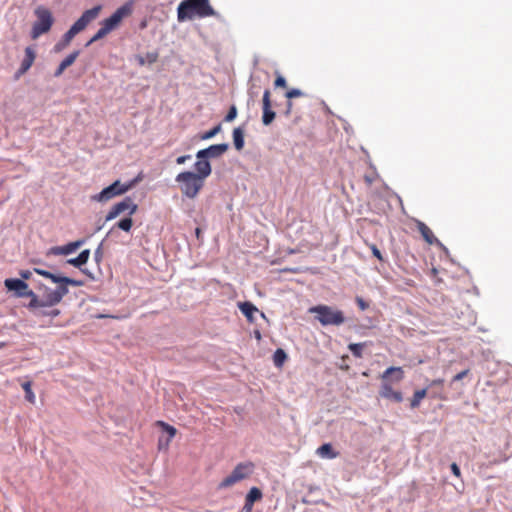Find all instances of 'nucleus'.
I'll return each instance as SVG.
<instances>
[{"label":"nucleus","instance_id":"1","mask_svg":"<svg viewBox=\"0 0 512 512\" xmlns=\"http://www.w3.org/2000/svg\"><path fill=\"white\" fill-rule=\"evenodd\" d=\"M381 386L379 396L400 403L403 401V394L400 390L394 389L392 382L399 383L404 379V370L402 367L391 366L387 368L381 375Z\"/></svg>","mask_w":512,"mask_h":512},{"label":"nucleus","instance_id":"2","mask_svg":"<svg viewBox=\"0 0 512 512\" xmlns=\"http://www.w3.org/2000/svg\"><path fill=\"white\" fill-rule=\"evenodd\" d=\"M209 0H183L177 8L178 21L191 20L194 17L205 18L215 16Z\"/></svg>","mask_w":512,"mask_h":512},{"label":"nucleus","instance_id":"3","mask_svg":"<svg viewBox=\"0 0 512 512\" xmlns=\"http://www.w3.org/2000/svg\"><path fill=\"white\" fill-rule=\"evenodd\" d=\"M175 181L179 184L181 193L189 199L196 198L205 184V181L192 171L179 173L176 176Z\"/></svg>","mask_w":512,"mask_h":512},{"label":"nucleus","instance_id":"4","mask_svg":"<svg viewBox=\"0 0 512 512\" xmlns=\"http://www.w3.org/2000/svg\"><path fill=\"white\" fill-rule=\"evenodd\" d=\"M309 312L316 314V319L323 326H339L345 322V316L343 312L328 305L313 306L309 309Z\"/></svg>","mask_w":512,"mask_h":512},{"label":"nucleus","instance_id":"5","mask_svg":"<svg viewBox=\"0 0 512 512\" xmlns=\"http://www.w3.org/2000/svg\"><path fill=\"white\" fill-rule=\"evenodd\" d=\"M255 470V465L251 461L241 462L235 466L232 472L222 479L219 483V489L232 487L236 483L249 478Z\"/></svg>","mask_w":512,"mask_h":512},{"label":"nucleus","instance_id":"6","mask_svg":"<svg viewBox=\"0 0 512 512\" xmlns=\"http://www.w3.org/2000/svg\"><path fill=\"white\" fill-rule=\"evenodd\" d=\"M102 9L101 5H97L91 9L86 10L81 17L70 27V29L63 35L65 44H70L72 39L81 31H83L87 25L95 20Z\"/></svg>","mask_w":512,"mask_h":512},{"label":"nucleus","instance_id":"7","mask_svg":"<svg viewBox=\"0 0 512 512\" xmlns=\"http://www.w3.org/2000/svg\"><path fill=\"white\" fill-rule=\"evenodd\" d=\"M139 180L140 177H137L125 184H122L119 180H117L108 187L104 188L100 193L93 195L91 199L96 202H107L110 199L122 195L132 189Z\"/></svg>","mask_w":512,"mask_h":512},{"label":"nucleus","instance_id":"8","mask_svg":"<svg viewBox=\"0 0 512 512\" xmlns=\"http://www.w3.org/2000/svg\"><path fill=\"white\" fill-rule=\"evenodd\" d=\"M36 21L32 26L31 37L37 39L44 33H47L53 25V16L51 11L44 7L39 6L35 9Z\"/></svg>","mask_w":512,"mask_h":512},{"label":"nucleus","instance_id":"9","mask_svg":"<svg viewBox=\"0 0 512 512\" xmlns=\"http://www.w3.org/2000/svg\"><path fill=\"white\" fill-rule=\"evenodd\" d=\"M132 12L133 4L131 2H127L120 6L110 17L104 19L101 22V25L111 32L120 25L124 18L129 17Z\"/></svg>","mask_w":512,"mask_h":512},{"label":"nucleus","instance_id":"10","mask_svg":"<svg viewBox=\"0 0 512 512\" xmlns=\"http://www.w3.org/2000/svg\"><path fill=\"white\" fill-rule=\"evenodd\" d=\"M137 209V204H135L130 197H126L124 200L112 206V208L106 215V221L115 219L117 216L124 213L125 211H128V215L132 216L133 214L136 213Z\"/></svg>","mask_w":512,"mask_h":512},{"label":"nucleus","instance_id":"11","mask_svg":"<svg viewBox=\"0 0 512 512\" xmlns=\"http://www.w3.org/2000/svg\"><path fill=\"white\" fill-rule=\"evenodd\" d=\"M229 148L227 143L211 145L208 148L199 150L196 154L197 159L217 158L223 155Z\"/></svg>","mask_w":512,"mask_h":512},{"label":"nucleus","instance_id":"12","mask_svg":"<svg viewBox=\"0 0 512 512\" xmlns=\"http://www.w3.org/2000/svg\"><path fill=\"white\" fill-rule=\"evenodd\" d=\"M262 122L264 125H269L275 119V112L272 110L271 93L270 90L266 89L262 99Z\"/></svg>","mask_w":512,"mask_h":512},{"label":"nucleus","instance_id":"13","mask_svg":"<svg viewBox=\"0 0 512 512\" xmlns=\"http://www.w3.org/2000/svg\"><path fill=\"white\" fill-rule=\"evenodd\" d=\"M33 271L45 278L50 279L52 282H60V281L69 282L71 284V286H74V287H80L84 284L83 281H81V280L72 279V278H69L66 276H58V275H55L49 271H46V270H43L40 268H34Z\"/></svg>","mask_w":512,"mask_h":512},{"label":"nucleus","instance_id":"14","mask_svg":"<svg viewBox=\"0 0 512 512\" xmlns=\"http://www.w3.org/2000/svg\"><path fill=\"white\" fill-rule=\"evenodd\" d=\"M84 244V240H77L70 242L63 246H54L50 249L49 253L53 255H69L75 252Z\"/></svg>","mask_w":512,"mask_h":512},{"label":"nucleus","instance_id":"15","mask_svg":"<svg viewBox=\"0 0 512 512\" xmlns=\"http://www.w3.org/2000/svg\"><path fill=\"white\" fill-rule=\"evenodd\" d=\"M35 58H36V53H35L34 49L32 47H26L25 56L21 62V66L17 72V77L25 74L30 69V67L34 63Z\"/></svg>","mask_w":512,"mask_h":512},{"label":"nucleus","instance_id":"16","mask_svg":"<svg viewBox=\"0 0 512 512\" xmlns=\"http://www.w3.org/2000/svg\"><path fill=\"white\" fill-rule=\"evenodd\" d=\"M416 227L423 239L428 244H440L439 240L434 236L432 230L422 221H416Z\"/></svg>","mask_w":512,"mask_h":512},{"label":"nucleus","instance_id":"17","mask_svg":"<svg viewBox=\"0 0 512 512\" xmlns=\"http://www.w3.org/2000/svg\"><path fill=\"white\" fill-rule=\"evenodd\" d=\"M194 168L196 172H194L198 177H200L203 181L211 174L212 168L210 162L205 159H198L194 164Z\"/></svg>","mask_w":512,"mask_h":512},{"label":"nucleus","instance_id":"18","mask_svg":"<svg viewBox=\"0 0 512 512\" xmlns=\"http://www.w3.org/2000/svg\"><path fill=\"white\" fill-rule=\"evenodd\" d=\"M4 284L8 290L16 291L18 296H20V292L30 291L27 283L21 279H6Z\"/></svg>","mask_w":512,"mask_h":512},{"label":"nucleus","instance_id":"19","mask_svg":"<svg viewBox=\"0 0 512 512\" xmlns=\"http://www.w3.org/2000/svg\"><path fill=\"white\" fill-rule=\"evenodd\" d=\"M238 308L245 315V317L247 318V320L249 322L252 323L254 321V314L256 312H258V309L254 304H252L251 302H248V301L239 302Z\"/></svg>","mask_w":512,"mask_h":512},{"label":"nucleus","instance_id":"20","mask_svg":"<svg viewBox=\"0 0 512 512\" xmlns=\"http://www.w3.org/2000/svg\"><path fill=\"white\" fill-rule=\"evenodd\" d=\"M23 296L31 297V301L28 304L29 309L35 310L38 308L47 307L45 300H39L37 295L32 290L26 291V292H20V297H23Z\"/></svg>","mask_w":512,"mask_h":512},{"label":"nucleus","instance_id":"21","mask_svg":"<svg viewBox=\"0 0 512 512\" xmlns=\"http://www.w3.org/2000/svg\"><path fill=\"white\" fill-rule=\"evenodd\" d=\"M90 257V250H83L77 257L71 258L67 260V264H70L74 267L80 268L88 262Z\"/></svg>","mask_w":512,"mask_h":512},{"label":"nucleus","instance_id":"22","mask_svg":"<svg viewBox=\"0 0 512 512\" xmlns=\"http://www.w3.org/2000/svg\"><path fill=\"white\" fill-rule=\"evenodd\" d=\"M317 454L322 458L334 459L339 453L333 450L330 443H325L317 449Z\"/></svg>","mask_w":512,"mask_h":512},{"label":"nucleus","instance_id":"23","mask_svg":"<svg viewBox=\"0 0 512 512\" xmlns=\"http://www.w3.org/2000/svg\"><path fill=\"white\" fill-rule=\"evenodd\" d=\"M233 142L235 148L240 151L244 147V130L241 127H236L233 130Z\"/></svg>","mask_w":512,"mask_h":512},{"label":"nucleus","instance_id":"24","mask_svg":"<svg viewBox=\"0 0 512 512\" xmlns=\"http://www.w3.org/2000/svg\"><path fill=\"white\" fill-rule=\"evenodd\" d=\"M427 396V388L416 390L410 399V407L412 409L418 408L421 401Z\"/></svg>","mask_w":512,"mask_h":512},{"label":"nucleus","instance_id":"25","mask_svg":"<svg viewBox=\"0 0 512 512\" xmlns=\"http://www.w3.org/2000/svg\"><path fill=\"white\" fill-rule=\"evenodd\" d=\"M156 425L158 427H161L163 429V431H165L168 434V438L166 439V447H169L170 442L172 441L173 437L177 433L176 428L169 425L168 423H166L164 421H157Z\"/></svg>","mask_w":512,"mask_h":512},{"label":"nucleus","instance_id":"26","mask_svg":"<svg viewBox=\"0 0 512 512\" xmlns=\"http://www.w3.org/2000/svg\"><path fill=\"white\" fill-rule=\"evenodd\" d=\"M158 53L157 52H148L145 56L138 55L136 57L138 64L140 66H143L145 64H153L158 60Z\"/></svg>","mask_w":512,"mask_h":512},{"label":"nucleus","instance_id":"27","mask_svg":"<svg viewBox=\"0 0 512 512\" xmlns=\"http://www.w3.org/2000/svg\"><path fill=\"white\" fill-rule=\"evenodd\" d=\"M263 497L262 491L258 487H252L247 493L245 500L247 502L254 504L257 501H260Z\"/></svg>","mask_w":512,"mask_h":512},{"label":"nucleus","instance_id":"28","mask_svg":"<svg viewBox=\"0 0 512 512\" xmlns=\"http://www.w3.org/2000/svg\"><path fill=\"white\" fill-rule=\"evenodd\" d=\"M287 360V354L286 352L281 349V348H278L275 352H274V355H273V362H274V365L278 368H281L285 361Z\"/></svg>","mask_w":512,"mask_h":512},{"label":"nucleus","instance_id":"29","mask_svg":"<svg viewBox=\"0 0 512 512\" xmlns=\"http://www.w3.org/2000/svg\"><path fill=\"white\" fill-rule=\"evenodd\" d=\"M21 386H22L23 390L25 391V399L29 403L34 404L36 401V397H35L34 392L32 391L31 381H26V382L22 383Z\"/></svg>","mask_w":512,"mask_h":512},{"label":"nucleus","instance_id":"30","mask_svg":"<svg viewBox=\"0 0 512 512\" xmlns=\"http://www.w3.org/2000/svg\"><path fill=\"white\" fill-rule=\"evenodd\" d=\"M44 300H45L46 306L51 307V306H54V305H57L58 303H60L62 299L57 294V292L55 290H53V291L46 293Z\"/></svg>","mask_w":512,"mask_h":512},{"label":"nucleus","instance_id":"31","mask_svg":"<svg viewBox=\"0 0 512 512\" xmlns=\"http://www.w3.org/2000/svg\"><path fill=\"white\" fill-rule=\"evenodd\" d=\"M365 346L366 343H351L348 345V349L350 350L354 357L361 358Z\"/></svg>","mask_w":512,"mask_h":512},{"label":"nucleus","instance_id":"32","mask_svg":"<svg viewBox=\"0 0 512 512\" xmlns=\"http://www.w3.org/2000/svg\"><path fill=\"white\" fill-rule=\"evenodd\" d=\"M133 226V220L131 218V216L129 217H126L122 220H120L117 224H116V227L125 231V232H129L131 230Z\"/></svg>","mask_w":512,"mask_h":512},{"label":"nucleus","instance_id":"33","mask_svg":"<svg viewBox=\"0 0 512 512\" xmlns=\"http://www.w3.org/2000/svg\"><path fill=\"white\" fill-rule=\"evenodd\" d=\"M110 32L101 25L100 29L96 32V34L87 42L86 46H89L90 44L104 38L106 35H108Z\"/></svg>","mask_w":512,"mask_h":512},{"label":"nucleus","instance_id":"34","mask_svg":"<svg viewBox=\"0 0 512 512\" xmlns=\"http://www.w3.org/2000/svg\"><path fill=\"white\" fill-rule=\"evenodd\" d=\"M221 131V124L216 125L212 129L200 135L201 140H208L216 136Z\"/></svg>","mask_w":512,"mask_h":512},{"label":"nucleus","instance_id":"35","mask_svg":"<svg viewBox=\"0 0 512 512\" xmlns=\"http://www.w3.org/2000/svg\"><path fill=\"white\" fill-rule=\"evenodd\" d=\"M58 286L57 288L55 289V291L57 292V294L61 297V299H63V297L68 293V285H71L69 282H63V281H60V282H55Z\"/></svg>","mask_w":512,"mask_h":512},{"label":"nucleus","instance_id":"36","mask_svg":"<svg viewBox=\"0 0 512 512\" xmlns=\"http://www.w3.org/2000/svg\"><path fill=\"white\" fill-rule=\"evenodd\" d=\"M79 53V51H74L73 53L69 54L61 63L66 66V68H68L75 62L79 56Z\"/></svg>","mask_w":512,"mask_h":512},{"label":"nucleus","instance_id":"37","mask_svg":"<svg viewBox=\"0 0 512 512\" xmlns=\"http://www.w3.org/2000/svg\"><path fill=\"white\" fill-rule=\"evenodd\" d=\"M304 93L299 90V89H296V88H293V89H290L286 92L285 96L288 100H291L293 98H297V97H301L303 96Z\"/></svg>","mask_w":512,"mask_h":512},{"label":"nucleus","instance_id":"38","mask_svg":"<svg viewBox=\"0 0 512 512\" xmlns=\"http://www.w3.org/2000/svg\"><path fill=\"white\" fill-rule=\"evenodd\" d=\"M237 116V108L235 105H232L227 113V115L225 116V121L226 122H231L233 121Z\"/></svg>","mask_w":512,"mask_h":512},{"label":"nucleus","instance_id":"39","mask_svg":"<svg viewBox=\"0 0 512 512\" xmlns=\"http://www.w3.org/2000/svg\"><path fill=\"white\" fill-rule=\"evenodd\" d=\"M276 74H277V77H276V79L274 81V86L276 88H278V87L279 88H286L287 87V82H286L285 78L282 75H280L279 73H276Z\"/></svg>","mask_w":512,"mask_h":512},{"label":"nucleus","instance_id":"40","mask_svg":"<svg viewBox=\"0 0 512 512\" xmlns=\"http://www.w3.org/2000/svg\"><path fill=\"white\" fill-rule=\"evenodd\" d=\"M370 249H371L373 256H375L379 261L384 260L382 253L380 252V250L377 248V246L375 244H371Z\"/></svg>","mask_w":512,"mask_h":512},{"label":"nucleus","instance_id":"41","mask_svg":"<svg viewBox=\"0 0 512 512\" xmlns=\"http://www.w3.org/2000/svg\"><path fill=\"white\" fill-rule=\"evenodd\" d=\"M468 373H469V370H468V369L463 370V371L459 372L458 374H456V375L453 377L452 381H453V382L460 381V380H462L464 377H466V376L468 375Z\"/></svg>","mask_w":512,"mask_h":512},{"label":"nucleus","instance_id":"42","mask_svg":"<svg viewBox=\"0 0 512 512\" xmlns=\"http://www.w3.org/2000/svg\"><path fill=\"white\" fill-rule=\"evenodd\" d=\"M450 468H451V471H452L453 475H455L457 478L461 477L460 468H459V466L456 463H452Z\"/></svg>","mask_w":512,"mask_h":512},{"label":"nucleus","instance_id":"43","mask_svg":"<svg viewBox=\"0 0 512 512\" xmlns=\"http://www.w3.org/2000/svg\"><path fill=\"white\" fill-rule=\"evenodd\" d=\"M189 159H191V155H182L176 159V163L181 165L184 164Z\"/></svg>","mask_w":512,"mask_h":512},{"label":"nucleus","instance_id":"44","mask_svg":"<svg viewBox=\"0 0 512 512\" xmlns=\"http://www.w3.org/2000/svg\"><path fill=\"white\" fill-rule=\"evenodd\" d=\"M59 313H60V311L58 309H54V310H52L50 312H47V313L46 312H39L38 314L39 315H47V316H51V317H56V316L59 315Z\"/></svg>","mask_w":512,"mask_h":512},{"label":"nucleus","instance_id":"45","mask_svg":"<svg viewBox=\"0 0 512 512\" xmlns=\"http://www.w3.org/2000/svg\"><path fill=\"white\" fill-rule=\"evenodd\" d=\"M356 301L361 310H365L368 308V304L362 298H357Z\"/></svg>","mask_w":512,"mask_h":512},{"label":"nucleus","instance_id":"46","mask_svg":"<svg viewBox=\"0 0 512 512\" xmlns=\"http://www.w3.org/2000/svg\"><path fill=\"white\" fill-rule=\"evenodd\" d=\"M66 69V66H64L62 63H60V65L58 66V68L56 69L54 75L56 77H59L60 75H62V73L65 71Z\"/></svg>","mask_w":512,"mask_h":512},{"label":"nucleus","instance_id":"47","mask_svg":"<svg viewBox=\"0 0 512 512\" xmlns=\"http://www.w3.org/2000/svg\"><path fill=\"white\" fill-rule=\"evenodd\" d=\"M292 108H293V103L291 102V100H288V102L286 104V109L284 112L286 116H289L291 114Z\"/></svg>","mask_w":512,"mask_h":512},{"label":"nucleus","instance_id":"48","mask_svg":"<svg viewBox=\"0 0 512 512\" xmlns=\"http://www.w3.org/2000/svg\"><path fill=\"white\" fill-rule=\"evenodd\" d=\"M20 276L23 278V279H29L32 275V271L30 270H21L20 271Z\"/></svg>","mask_w":512,"mask_h":512},{"label":"nucleus","instance_id":"49","mask_svg":"<svg viewBox=\"0 0 512 512\" xmlns=\"http://www.w3.org/2000/svg\"><path fill=\"white\" fill-rule=\"evenodd\" d=\"M444 383V380L443 379H434L430 382L429 384V387H432V386H442Z\"/></svg>","mask_w":512,"mask_h":512},{"label":"nucleus","instance_id":"50","mask_svg":"<svg viewBox=\"0 0 512 512\" xmlns=\"http://www.w3.org/2000/svg\"><path fill=\"white\" fill-rule=\"evenodd\" d=\"M253 505L254 504H252V503L249 504V502H247L245 500V503H244V506H243V512H252Z\"/></svg>","mask_w":512,"mask_h":512},{"label":"nucleus","instance_id":"51","mask_svg":"<svg viewBox=\"0 0 512 512\" xmlns=\"http://www.w3.org/2000/svg\"><path fill=\"white\" fill-rule=\"evenodd\" d=\"M68 45H69V44H65V40L62 38V40H61L58 44H56L55 48H56V50H58V51H59V50H61L62 48H64V47L68 46Z\"/></svg>","mask_w":512,"mask_h":512},{"label":"nucleus","instance_id":"52","mask_svg":"<svg viewBox=\"0 0 512 512\" xmlns=\"http://www.w3.org/2000/svg\"><path fill=\"white\" fill-rule=\"evenodd\" d=\"M158 448L159 449H168V447H166V440H164L163 438H159V441H158Z\"/></svg>","mask_w":512,"mask_h":512},{"label":"nucleus","instance_id":"53","mask_svg":"<svg viewBox=\"0 0 512 512\" xmlns=\"http://www.w3.org/2000/svg\"><path fill=\"white\" fill-rule=\"evenodd\" d=\"M95 256H96V258H101L102 253H101V249H100V247L96 250V252H95Z\"/></svg>","mask_w":512,"mask_h":512},{"label":"nucleus","instance_id":"54","mask_svg":"<svg viewBox=\"0 0 512 512\" xmlns=\"http://www.w3.org/2000/svg\"><path fill=\"white\" fill-rule=\"evenodd\" d=\"M196 234L200 235V229L199 228L196 229Z\"/></svg>","mask_w":512,"mask_h":512},{"label":"nucleus","instance_id":"55","mask_svg":"<svg viewBox=\"0 0 512 512\" xmlns=\"http://www.w3.org/2000/svg\"><path fill=\"white\" fill-rule=\"evenodd\" d=\"M4 347V343H0V349Z\"/></svg>","mask_w":512,"mask_h":512}]
</instances>
